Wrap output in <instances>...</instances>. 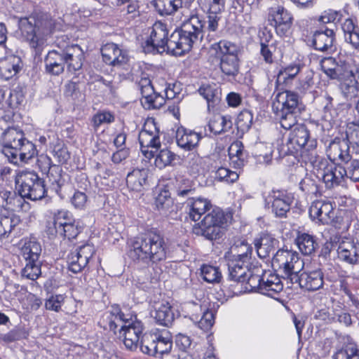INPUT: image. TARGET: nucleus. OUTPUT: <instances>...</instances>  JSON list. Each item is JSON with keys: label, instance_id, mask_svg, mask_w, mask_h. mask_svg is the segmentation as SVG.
I'll return each mask as SVG.
<instances>
[{"label": "nucleus", "instance_id": "nucleus-1", "mask_svg": "<svg viewBox=\"0 0 359 359\" xmlns=\"http://www.w3.org/2000/svg\"><path fill=\"white\" fill-rule=\"evenodd\" d=\"M167 253L163 237L159 233L148 232L133 240L128 255L135 262L149 264L164 261Z\"/></svg>", "mask_w": 359, "mask_h": 359}, {"label": "nucleus", "instance_id": "nucleus-2", "mask_svg": "<svg viewBox=\"0 0 359 359\" xmlns=\"http://www.w3.org/2000/svg\"><path fill=\"white\" fill-rule=\"evenodd\" d=\"M2 153L15 165L27 163L36 154L35 145L28 140L22 130L14 127L5 130L0 140Z\"/></svg>", "mask_w": 359, "mask_h": 359}, {"label": "nucleus", "instance_id": "nucleus-3", "mask_svg": "<svg viewBox=\"0 0 359 359\" xmlns=\"http://www.w3.org/2000/svg\"><path fill=\"white\" fill-rule=\"evenodd\" d=\"M204 22L198 15H192L175 30L168 39V51L175 55L189 52L203 36Z\"/></svg>", "mask_w": 359, "mask_h": 359}, {"label": "nucleus", "instance_id": "nucleus-4", "mask_svg": "<svg viewBox=\"0 0 359 359\" xmlns=\"http://www.w3.org/2000/svg\"><path fill=\"white\" fill-rule=\"evenodd\" d=\"M109 328L115 334L118 327L121 337H123V344L126 348L135 351L139 346L142 337L144 334V326L141 321L129 322L125 318L124 313L118 306H112L107 313Z\"/></svg>", "mask_w": 359, "mask_h": 359}, {"label": "nucleus", "instance_id": "nucleus-5", "mask_svg": "<svg viewBox=\"0 0 359 359\" xmlns=\"http://www.w3.org/2000/svg\"><path fill=\"white\" fill-rule=\"evenodd\" d=\"M19 29L22 36L29 41L32 48H40L53 32L54 23L48 17L36 20L33 19V22L29 18H22L19 21Z\"/></svg>", "mask_w": 359, "mask_h": 359}, {"label": "nucleus", "instance_id": "nucleus-6", "mask_svg": "<svg viewBox=\"0 0 359 359\" xmlns=\"http://www.w3.org/2000/svg\"><path fill=\"white\" fill-rule=\"evenodd\" d=\"M210 51L220 57V69L229 76H235L239 71L238 47L233 43L221 40L211 45Z\"/></svg>", "mask_w": 359, "mask_h": 359}, {"label": "nucleus", "instance_id": "nucleus-7", "mask_svg": "<svg viewBox=\"0 0 359 359\" xmlns=\"http://www.w3.org/2000/svg\"><path fill=\"white\" fill-rule=\"evenodd\" d=\"M226 223L224 213L219 209H213L203 219L193 226V233L213 241L221 237L222 229Z\"/></svg>", "mask_w": 359, "mask_h": 359}, {"label": "nucleus", "instance_id": "nucleus-8", "mask_svg": "<svg viewBox=\"0 0 359 359\" xmlns=\"http://www.w3.org/2000/svg\"><path fill=\"white\" fill-rule=\"evenodd\" d=\"M272 264L282 270L285 278L294 283V276L304 269V263L299 254L292 250H278L272 259Z\"/></svg>", "mask_w": 359, "mask_h": 359}, {"label": "nucleus", "instance_id": "nucleus-9", "mask_svg": "<svg viewBox=\"0 0 359 359\" xmlns=\"http://www.w3.org/2000/svg\"><path fill=\"white\" fill-rule=\"evenodd\" d=\"M22 255L26 261L22 276L30 280L37 279L41 273L39 257L41 246L35 239L25 240L21 248Z\"/></svg>", "mask_w": 359, "mask_h": 359}, {"label": "nucleus", "instance_id": "nucleus-10", "mask_svg": "<svg viewBox=\"0 0 359 359\" xmlns=\"http://www.w3.org/2000/svg\"><path fill=\"white\" fill-rule=\"evenodd\" d=\"M141 151L147 158L154 157V154L161 147L159 130L154 119H148L139 133Z\"/></svg>", "mask_w": 359, "mask_h": 359}, {"label": "nucleus", "instance_id": "nucleus-11", "mask_svg": "<svg viewBox=\"0 0 359 359\" xmlns=\"http://www.w3.org/2000/svg\"><path fill=\"white\" fill-rule=\"evenodd\" d=\"M17 183H20L18 192L32 201L42 199L48 191L44 180L34 172L22 173L18 179Z\"/></svg>", "mask_w": 359, "mask_h": 359}, {"label": "nucleus", "instance_id": "nucleus-12", "mask_svg": "<svg viewBox=\"0 0 359 359\" xmlns=\"http://www.w3.org/2000/svg\"><path fill=\"white\" fill-rule=\"evenodd\" d=\"M314 169L316 177L321 179L328 189L341 184L346 177L344 167L329 164L326 161H320Z\"/></svg>", "mask_w": 359, "mask_h": 359}, {"label": "nucleus", "instance_id": "nucleus-13", "mask_svg": "<svg viewBox=\"0 0 359 359\" xmlns=\"http://www.w3.org/2000/svg\"><path fill=\"white\" fill-rule=\"evenodd\" d=\"M293 202V197L283 190H272L265 198V207L271 209L276 217H285Z\"/></svg>", "mask_w": 359, "mask_h": 359}, {"label": "nucleus", "instance_id": "nucleus-14", "mask_svg": "<svg viewBox=\"0 0 359 359\" xmlns=\"http://www.w3.org/2000/svg\"><path fill=\"white\" fill-rule=\"evenodd\" d=\"M168 38L166 26L163 23H155L151 28L149 38L147 39L142 46L145 53L165 51V48L168 50Z\"/></svg>", "mask_w": 359, "mask_h": 359}, {"label": "nucleus", "instance_id": "nucleus-15", "mask_svg": "<svg viewBox=\"0 0 359 359\" xmlns=\"http://www.w3.org/2000/svg\"><path fill=\"white\" fill-rule=\"evenodd\" d=\"M269 20L275 27L280 36H287L291 33L293 24L292 15L283 6L272 8L270 10Z\"/></svg>", "mask_w": 359, "mask_h": 359}, {"label": "nucleus", "instance_id": "nucleus-16", "mask_svg": "<svg viewBox=\"0 0 359 359\" xmlns=\"http://www.w3.org/2000/svg\"><path fill=\"white\" fill-rule=\"evenodd\" d=\"M95 252L92 245L85 244L77 248L67 257L69 269L73 273H79L88 264Z\"/></svg>", "mask_w": 359, "mask_h": 359}, {"label": "nucleus", "instance_id": "nucleus-17", "mask_svg": "<svg viewBox=\"0 0 359 359\" xmlns=\"http://www.w3.org/2000/svg\"><path fill=\"white\" fill-rule=\"evenodd\" d=\"M294 278V283H298L301 288L308 291H316L324 285V274L320 269L304 271Z\"/></svg>", "mask_w": 359, "mask_h": 359}, {"label": "nucleus", "instance_id": "nucleus-18", "mask_svg": "<svg viewBox=\"0 0 359 359\" xmlns=\"http://www.w3.org/2000/svg\"><path fill=\"white\" fill-rule=\"evenodd\" d=\"M60 50L49 51L45 58L46 71L52 75H59L64 72L65 57L64 55V46L57 41Z\"/></svg>", "mask_w": 359, "mask_h": 359}, {"label": "nucleus", "instance_id": "nucleus-19", "mask_svg": "<svg viewBox=\"0 0 359 359\" xmlns=\"http://www.w3.org/2000/svg\"><path fill=\"white\" fill-rule=\"evenodd\" d=\"M299 95L292 91L285 90L276 94L272 104L273 112L299 110Z\"/></svg>", "mask_w": 359, "mask_h": 359}, {"label": "nucleus", "instance_id": "nucleus-20", "mask_svg": "<svg viewBox=\"0 0 359 359\" xmlns=\"http://www.w3.org/2000/svg\"><path fill=\"white\" fill-rule=\"evenodd\" d=\"M101 53L103 61L109 65L121 66L128 60L126 51L114 43L104 45L101 48Z\"/></svg>", "mask_w": 359, "mask_h": 359}, {"label": "nucleus", "instance_id": "nucleus-21", "mask_svg": "<svg viewBox=\"0 0 359 359\" xmlns=\"http://www.w3.org/2000/svg\"><path fill=\"white\" fill-rule=\"evenodd\" d=\"M309 215L313 220L327 224L334 219V210L331 203L324 201H316L309 208Z\"/></svg>", "mask_w": 359, "mask_h": 359}, {"label": "nucleus", "instance_id": "nucleus-22", "mask_svg": "<svg viewBox=\"0 0 359 359\" xmlns=\"http://www.w3.org/2000/svg\"><path fill=\"white\" fill-rule=\"evenodd\" d=\"M26 196L20 193L2 189V208L12 212L27 211L29 209V203L25 201Z\"/></svg>", "mask_w": 359, "mask_h": 359}, {"label": "nucleus", "instance_id": "nucleus-23", "mask_svg": "<svg viewBox=\"0 0 359 359\" xmlns=\"http://www.w3.org/2000/svg\"><path fill=\"white\" fill-rule=\"evenodd\" d=\"M278 244L279 241L269 233H262L254 240L257 255L262 259L266 258L273 253L278 248Z\"/></svg>", "mask_w": 359, "mask_h": 359}, {"label": "nucleus", "instance_id": "nucleus-24", "mask_svg": "<svg viewBox=\"0 0 359 359\" xmlns=\"http://www.w3.org/2000/svg\"><path fill=\"white\" fill-rule=\"evenodd\" d=\"M336 41L335 33L333 29H325L324 31H316L312 40L314 48L321 52L331 53L334 50V43Z\"/></svg>", "mask_w": 359, "mask_h": 359}, {"label": "nucleus", "instance_id": "nucleus-25", "mask_svg": "<svg viewBox=\"0 0 359 359\" xmlns=\"http://www.w3.org/2000/svg\"><path fill=\"white\" fill-rule=\"evenodd\" d=\"M198 92L205 99L208 110L215 111L222 100L221 88L215 83H205L199 87Z\"/></svg>", "mask_w": 359, "mask_h": 359}, {"label": "nucleus", "instance_id": "nucleus-26", "mask_svg": "<svg viewBox=\"0 0 359 359\" xmlns=\"http://www.w3.org/2000/svg\"><path fill=\"white\" fill-rule=\"evenodd\" d=\"M65 175H62L61 167L53 165L51 170L47 173L50 184L49 189L55 191L61 198H65V189L68 184L65 180Z\"/></svg>", "mask_w": 359, "mask_h": 359}, {"label": "nucleus", "instance_id": "nucleus-27", "mask_svg": "<svg viewBox=\"0 0 359 359\" xmlns=\"http://www.w3.org/2000/svg\"><path fill=\"white\" fill-rule=\"evenodd\" d=\"M65 65L69 72H74L82 67L83 53L79 46L76 44L64 46Z\"/></svg>", "mask_w": 359, "mask_h": 359}, {"label": "nucleus", "instance_id": "nucleus-28", "mask_svg": "<svg viewBox=\"0 0 359 359\" xmlns=\"http://www.w3.org/2000/svg\"><path fill=\"white\" fill-rule=\"evenodd\" d=\"M201 137L199 133L184 128H178L176 133L177 145L186 151L194 149L198 145Z\"/></svg>", "mask_w": 359, "mask_h": 359}, {"label": "nucleus", "instance_id": "nucleus-29", "mask_svg": "<svg viewBox=\"0 0 359 359\" xmlns=\"http://www.w3.org/2000/svg\"><path fill=\"white\" fill-rule=\"evenodd\" d=\"M283 289V284L280 277L273 273H264L262 275V286L261 287V293L275 297V295L280 293Z\"/></svg>", "mask_w": 359, "mask_h": 359}, {"label": "nucleus", "instance_id": "nucleus-30", "mask_svg": "<svg viewBox=\"0 0 359 359\" xmlns=\"http://www.w3.org/2000/svg\"><path fill=\"white\" fill-rule=\"evenodd\" d=\"M189 215L191 220L198 221L202 215L210 210L212 204L210 200L203 197L191 198L187 202Z\"/></svg>", "mask_w": 359, "mask_h": 359}, {"label": "nucleus", "instance_id": "nucleus-31", "mask_svg": "<svg viewBox=\"0 0 359 359\" xmlns=\"http://www.w3.org/2000/svg\"><path fill=\"white\" fill-rule=\"evenodd\" d=\"M148 170L147 169H134L129 172L126 177V184L128 188L134 191H141L147 184Z\"/></svg>", "mask_w": 359, "mask_h": 359}, {"label": "nucleus", "instance_id": "nucleus-32", "mask_svg": "<svg viewBox=\"0 0 359 359\" xmlns=\"http://www.w3.org/2000/svg\"><path fill=\"white\" fill-rule=\"evenodd\" d=\"M339 88L346 100H352L358 97L359 96V69H355L352 78L341 81Z\"/></svg>", "mask_w": 359, "mask_h": 359}, {"label": "nucleus", "instance_id": "nucleus-33", "mask_svg": "<svg viewBox=\"0 0 359 359\" xmlns=\"http://www.w3.org/2000/svg\"><path fill=\"white\" fill-rule=\"evenodd\" d=\"M344 39L355 50H359V27L351 18H347L341 25Z\"/></svg>", "mask_w": 359, "mask_h": 359}, {"label": "nucleus", "instance_id": "nucleus-34", "mask_svg": "<svg viewBox=\"0 0 359 359\" xmlns=\"http://www.w3.org/2000/svg\"><path fill=\"white\" fill-rule=\"evenodd\" d=\"M21 60L19 57L11 55L0 60V75L6 80L15 76L21 69Z\"/></svg>", "mask_w": 359, "mask_h": 359}, {"label": "nucleus", "instance_id": "nucleus-35", "mask_svg": "<svg viewBox=\"0 0 359 359\" xmlns=\"http://www.w3.org/2000/svg\"><path fill=\"white\" fill-rule=\"evenodd\" d=\"M151 316L158 323L167 327L172 324L175 318L172 306L168 302L156 304Z\"/></svg>", "mask_w": 359, "mask_h": 359}, {"label": "nucleus", "instance_id": "nucleus-36", "mask_svg": "<svg viewBox=\"0 0 359 359\" xmlns=\"http://www.w3.org/2000/svg\"><path fill=\"white\" fill-rule=\"evenodd\" d=\"M249 262L231 260L229 264V276L232 280L244 283L250 270L248 269Z\"/></svg>", "mask_w": 359, "mask_h": 359}, {"label": "nucleus", "instance_id": "nucleus-37", "mask_svg": "<svg viewBox=\"0 0 359 359\" xmlns=\"http://www.w3.org/2000/svg\"><path fill=\"white\" fill-rule=\"evenodd\" d=\"M290 143L297 144L299 148L305 147L310 143L309 147H312L315 144V141L310 140V133L305 125H297L290 134Z\"/></svg>", "mask_w": 359, "mask_h": 359}, {"label": "nucleus", "instance_id": "nucleus-38", "mask_svg": "<svg viewBox=\"0 0 359 359\" xmlns=\"http://www.w3.org/2000/svg\"><path fill=\"white\" fill-rule=\"evenodd\" d=\"M295 242L301 252L305 255H312L318 247L315 236L306 233H299Z\"/></svg>", "mask_w": 359, "mask_h": 359}, {"label": "nucleus", "instance_id": "nucleus-39", "mask_svg": "<svg viewBox=\"0 0 359 359\" xmlns=\"http://www.w3.org/2000/svg\"><path fill=\"white\" fill-rule=\"evenodd\" d=\"M230 163L234 168H240L244 165L246 154L244 146L241 141H235L231 144L228 149Z\"/></svg>", "mask_w": 359, "mask_h": 359}, {"label": "nucleus", "instance_id": "nucleus-40", "mask_svg": "<svg viewBox=\"0 0 359 359\" xmlns=\"http://www.w3.org/2000/svg\"><path fill=\"white\" fill-rule=\"evenodd\" d=\"M338 257L352 265L356 264L355 243L350 241H341L337 248Z\"/></svg>", "mask_w": 359, "mask_h": 359}, {"label": "nucleus", "instance_id": "nucleus-41", "mask_svg": "<svg viewBox=\"0 0 359 359\" xmlns=\"http://www.w3.org/2000/svg\"><path fill=\"white\" fill-rule=\"evenodd\" d=\"M157 338L156 357L169 353L172 347V336L170 332L165 329L157 330Z\"/></svg>", "mask_w": 359, "mask_h": 359}, {"label": "nucleus", "instance_id": "nucleus-42", "mask_svg": "<svg viewBox=\"0 0 359 359\" xmlns=\"http://www.w3.org/2000/svg\"><path fill=\"white\" fill-rule=\"evenodd\" d=\"M157 339V330L149 333H144L139 344L141 351L144 354L156 357Z\"/></svg>", "mask_w": 359, "mask_h": 359}, {"label": "nucleus", "instance_id": "nucleus-43", "mask_svg": "<svg viewBox=\"0 0 359 359\" xmlns=\"http://www.w3.org/2000/svg\"><path fill=\"white\" fill-rule=\"evenodd\" d=\"M210 130L215 135L228 131L232 127V122L228 117L217 114L209 121Z\"/></svg>", "mask_w": 359, "mask_h": 359}, {"label": "nucleus", "instance_id": "nucleus-44", "mask_svg": "<svg viewBox=\"0 0 359 359\" xmlns=\"http://www.w3.org/2000/svg\"><path fill=\"white\" fill-rule=\"evenodd\" d=\"M20 222L18 216L11 214L8 215H0V237H8L13 229Z\"/></svg>", "mask_w": 359, "mask_h": 359}, {"label": "nucleus", "instance_id": "nucleus-45", "mask_svg": "<svg viewBox=\"0 0 359 359\" xmlns=\"http://www.w3.org/2000/svg\"><path fill=\"white\" fill-rule=\"evenodd\" d=\"M154 7L161 15H169L175 13L182 7L181 0H154Z\"/></svg>", "mask_w": 359, "mask_h": 359}, {"label": "nucleus", "instance_id": "nucleus-46", "mask_svg": "<svg viewBox=\"0 0 359 359\" xmlns=\"http://www.w3.org/2000/svg\"><path fill=\"white\" fill-rule=\"evenodd\" d=\"M355 70L352 69L350 65L343 60H339L334 69L332 71L330 77L331 79H337L344 81L347 79L352 78L354 75Z\"/></svg>", "mask_w": 359, "mask_h": 359}, {"label": "nucleus", "instance_id": "nucleus-47", "mask_svg": "<svg viewBox=\"0 0 359 359\" xmlns=\"http://www.w3.org/2000/svg\"><path fill=\"white\" fill-rule=\"evenodd\" d=\"M279 119L280 126L285 130H290L297 123L299 110L283 111L274 112Z\"/></svg>", "mask_w": 359, "mask_h": 359}, {"label": "nucleus", "instance_id": "nucleus-48", "mask_svg": "<svg viewBox=\"0 0 359 359\" xmlns=\"http://www.w3.org/2000/svg\"><path fill=\"white\" fill-rule=\"evenodd\" d=\"M328 156L332 161L341 160L346 163L350 160V151L348 148L344 147V143H332L328 150Z\"/></svg>", "mask_w": 359, "mask_h": 359}, {"label": "nucleus", "instance_id": "nucleus-49", "mask_svg": "<svg viewBox=\"0 0 359 359\" xmlns=\"http://www.w3.org/2000/svg\"><path fill=\"white\" fill-rule=\"evenodd\" d=\"M226 0H198V5L206 13L221 14L225 9Z\"/></svg>", "mask_w": 359, "mask_h": 359}, {"label": "nucleus", "instance_id": "nucleus-50", "mask_svg": "<svg viewBox=\"0 0 359 359\" xmlns=\"http://www.w3.org/2000/svg\"><path fill=\"white\" fill-rule=\"evenodd\" d=\"M203 279L210 283H219L222 279L219 269L211 265H203L201 269Z\"/></svg>", "mask_w": 359, "mask_h": 359}, {"label": "nucleus", "instance_id": "nucleus-51", "mask_svg": "<svg viewBox=\"0 0 359 359\" xmlns=\"http://www.w3.org/2000/svg\"><path fill=\"white\" fill-rule=\"evenodd\" d=\"M52 154L55 161L59 164L66 163L70 158V154L67 147L58 139L53 145Z\"/></svg>", "mask_w": 359, "mask_h": 359}, {"label": "nucleus", "instance_id": "nucleus-52", "mask_svg": "<svg viewBox=\"0 0 359 359\" xmlns=\"http://www.w3.org/2000/svg\"><path fill=\"white\" fill-rule=\"evenodd\" d=\"M231 250L234 252L233 256L236 257L235 260L249 262L252 252V248L247 243L242 242L239 245L233 246Z\"/></svg>", "mask_w": 359, "mask_h": 359}, {"label": "nucleus", "instance_id": "nucleus-53", "mask_svg": "<svg viewBox=\"0 0 359 359\" xmlns=\"http://www.w3.org/2000/svg\"><path fill=\"white\" fill-rule=\"evenodd\" d=\"M175 156L176 155L170 150L168 149H161L156 156L155 165L160 169L170 165L175 159Z\"/></svg>", "mask_w": 359, "mask_h": 359}, {"label": "nucleus", "instance_id": "nucleus-54", "mask_svg": "<svg viewBox=\"0 0 359 359\" xmlns=\"http://www.w3.org/2000/svg\"><path fill=\"white\" fill-rule=\"evenodd\" d=\"M194 191L192 182L183 177L176 180L175 191L177 196L184 197L189 196Z\"/></svg>", "mask_w": 359, "mask_h": 359}, {"label": "nucleus", "instance_id": "nucleus-55", "mask_svg": "<svg viewBox=\"0 0 359 359\" xmlns=\"http://www.w3.org/2000/svg\"><path fill=\"white\" fill-rule=\"evenodd\" d=\"M192 320L198 325L200 329L207 332L214 325L215 315L212 311L207 309L203 312V315L199 320H198L197 317L192 318Z\"/></svg>", "mask_w": 359, "mask_h": 359}, {"label": "nucleus", "instance_id": "nucleus-56", "mask_svg": "<svg viewBox=\"0 0 359 359\" xmlns=\"http://www.w3.org/2000/svg\"><path fill=\"white\" fill-rule=\"evenodd\" d=\"M299 65H290L279 71L277 76L278 82L287 83L288 80L293 79L300 72Z\"/></svg>", "mask_w": 359, "mask_h": 359}, {"label": "nucleus", "instance_id": "nucleus-57", "mask_svg": "<svg viewBox=\"0 0 359 359\" xmlns=\"http://www.w3.org/2000/svg\"><path fill=\"white\" fill-rule=\"evenodd\" d=\"M188 167L193 174H198L205 169V161L203 158L198 154L191 153L188 156Z\"/></svg>", "mask_w": 359, "mask_h": 359}, {"label": "nucleus", "instance_id": "nucleus-58", "mask_svg": "<svg viewBox=\"0 0 359 359\" xmlns=\"http://www.w3.org/2000/svg\"><path fill=\"white\" fill-rule=\"evenodd\" d=\"M245 289L248 292H257L261 293V287L262 286V276L253 274L250 271L246 277Z\"/></svg>", "mask_w": 359, "mask_h": 359}, {"label": "nucleus", "instance_id": "nucleus-59", "mask_svg": "<svg viewBox=\"0 0 359 359\" xmlns=\"http://www.w3.org/2000/svg\"><path fill=\"white\" fill-rule=\"evenodd\" d=\"M253 116L248 110L242 111L237 117L236 126L237 128L241 131H248L252 123Z\"/></svg>", "mask_w": 359, "mask_h": 359}, {"label": "nucleus", "instance_id": "nucleus-60", "mask_svg": "<svg viewBox=\"0 0 359 359\" xmlns=\"http://www.w3.org/2000/svg\"><path fill=\"white\" fill-rule=\"evenodd\" d=\"M74 221L72 215L68 211L59 210L54 217V226L56 233H57L60 229H62L63 226L70 224Z\"/></svg>", "mask_w": 359, "mask_h": 359}, {"label": "nucleus", "instance_id": "nucleus-61", "mask_svg": "<svg viewBox=\"0 0 359 359\" xmlns=\"http://www.w3.org/2000/svg\"><path fill=\"white\" fill-rule=\"evenodd\" d=\"M155 203L158 210L167 212L172 207L173 201L168 191H163L156 198Z\"/></svg>", "mask_w": 359, "mask_h": 359}, {"label": "nucleus", "instance_id": "nucleus-62", "mask_svg": "<svg viewBox=\"0 0 359 359\" xmlns=\"http://www.w3.org/2000/svg\"><path fill=\"white\" fill-rule=\"evenodd\" d=\"M333 359H359V350L354 346H347L339 350L334 355Z\"/></svg>", "mask_w": 359, "mask_h": 359}, {"label": "nucleus", "instance_id": "nucleus-63", "mask_svg": "<svg viewBox=\"0 0 359 359\" xmlns=\"http://www.w3.org/2000/svg\"><path fill=\"white\" fill-rule=\"evenodd\" d=\"M344 169L346 177L353 182H359V158L352 159L350 162H348Z\"/></svg>", "mask_w": 359, "mask_h": 359}, {"label": "nucleus", "instance_id": "nucleus-64", "mask_svg": "<svg viewBox=\"0 0 359 359\" xmlns=\"http://www.w3.org/2000/svg\"><path fill=\"white\" fill-rule=\"evenodd\" d=\"M346 136L348 145L359 144V124L349 123L346 130Z\"/></svg>", "mask_w": 359, "mask_h": 359}]
</instances>
